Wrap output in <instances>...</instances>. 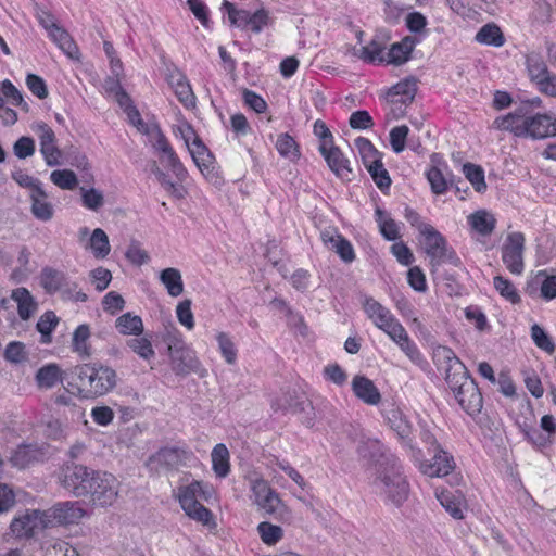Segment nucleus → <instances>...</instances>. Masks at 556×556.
I'll return each instance as SVG.
<instances>
[{"label": "nucleus", "instance_id": "f257e3e1", "mask_svg": "<svg viewBox=\"0 0 556 556\" xmlns=\"http://www.w3.org/2000/svg\"><path fill=\"white\" fill-rule=\"evenodd\" d=\"M433 362L445 371V381L460 407L470 416L481 412L482 394L469 371L453 350L445 345L433 349Z\"/></svg>", "mask_w": 556, "mask_h": 556}, {"label": "nucleus", "instance_id": "f03ea898", "mask_svg": "<svg viewBox=\"0 0 556 556\" xmlns=\"http://www.w3.org/2000/svg\"><path fill=\"white\" fill-rule=\"evenodd\" d=\"M62 483L77 497H89L94 506H111L118 496L119 482L108 472L90 470L83 465L67 466Z\"/></svg>", "mask_w": 556, "mask_h": 556}, {"label": "nucleus", "instance_id": "7ed1b4c3", "mask_svg": "<svg viewBox=\"0 0 556 556\" xmlns=\"http://www.w3.org/2000/svg\"><path fill=\"white\" fill-rule=\"evenodd\" d=\"M357 451L362 457L376 462V477L372 484L377 492L391 504L401 506L408 498L409 485L399 459L393 455L383 454L376 459V453L380 451L378 441L364 442Z\"/></svg>", "mask_w": 556, "mask_h": 556}, {"label": "nucleus", "instance_id": "20e7f679", "mask_svg": "<svg viewBox=\"0 0 556 556\" xmlns=\"http://www.w3.org/2000/svg\"><path fill=\"white\" fill-rule=\"evenodd\" d=\"M363 309L375 326L388 334L407 357L414 362L420 358L417 345L409 339L405 328L387 307L374 298L366 296L363 301Z\"/></svg>", "mask_w": 556, "mask_h": 556}, {"label": "nucleus", "instance_id": "39448f33", "mask_svg": "<svg viewBox=\"0 0 556 556\" xmlns=\"http://www.w3.org/2000/svg\"><path fill=\"white\" fill-rule=\"evenodd\" d=\"M78 390L85 399H96L110 393L117 386L116 371L100 362L76 367Z\"/></svg>", "mask_w": 556, "mask_h": 556}, {"label": "nucleus", "instance_id": "423d86ee", "mask_svg": "<svg viewBox=\"0 0 556 556\" xmlns=\"http://www.w3.org/2000/svg\"><path fill=\"white\" fill-rule=\"evenodd\" d=\"M175 497L189 518L203 525L210 523L212 513L200 503V500H207L208 494L200 481L193 480L188 484L179 485L175 491Z\"/></svg>", "mask_w": 556, "mask_h": 556}, {"label": "nucleus", "instance_id": "0eeeda50", "mask_svg": "<svg viewBox=\"0 0 556 556\" xmlns=\"http://www.w3.org/2000/svg\"><path fill=\"white\" fill-rule=\"evenodd\" d=\"M51 522V515L48 511L27 509L12 519L7 534L20 540L30 539L48 528Z\"/></svg>", "mask_w": 556, "mask_h": 556}, {"label": "nucleus", "instance_id": "6e6552de", "mask_svg": "<svg viewBox=\"0 0 556 556\" xmlns=\"http://www.w3.org/2000/svg\"><path fill=\"white\" fill-rule=\"evenodd\" d=\"M419 232L424 236V249L430 257L432 267L450 262L457 264L459 260L453 250L447 249L446 240L429 224H420Z\"/></svg>", "mask_w": 556, "mask_h": 556}, {"label": "nucleus", "instance_id": "1a4fd4ad", "mask_svg": "<svg viewBox=\"0 0 556 556\" xmlns=\"http://www.w3.org/2000/svg\"><path fill=\"white\" fill-rule=\"evenodd\" d=\"M169 358L173 371L178 376H187L191 372L204 376L205 370L195 352L186 346L181 340H176L168 345Z\"/></svg>", "mask_w": 556, "mask_h": 556}, {"label": "nucleus", "instance_id": "9d476101", "mask_svg": "<svg viewBox=\"0 0 556 556\" xmlns=\"http://www.w3.org/2000/svg\"><path fill=\"white\" fill-rule=\"evenodd\" d=\"M223 8L227 11L230 25L241 29H250L253 33H261L269 23L268 12L264 9L251 12L244 9H237L231 2L225 0Z\"/></svg>", "mask_w": 556, "mask_h": 556}, {"label": "nucleus", "instance_id": "9b49d317", "mask_svg": "<svg viewBox=\"0 0 556 556\" xmlns=\"http://www.w3.org/2000/svg\"><path fill=\"white\" fill-rule=\"evenodd\" d=\"M525 241L523 233L515 231L507 235L502 245V261L514 275H520L523 271Z\"/></svg>", "mask_w": 556, "mask_h": 556}, {"label": "nucleus", "instance_id": "f8f14e48", "mask_svg": "<svg viewBox=\"0 0 556 556\" xmlns=\"http://www.w3.org/2000/svg\"><path fill=\"white\" fill-rule=\"evenodd\" d=\"M31 130L37 135L40 143V152L48 166H58L61 164L62 152L56 146V137L52 128L38 122L31 125Z\"/></svg>", "mask_w": 556, "mask_h": 556}, {"label": "nucleus", "instance_id": "ddd939ff", "mask_svg": "<svg viewBox=\"0 0 556 556\" xmlns=\"http://www.w3.org/2000/svg\"><path fill=\"white\" fill-rule=\"evenodd\" d=\"M432 452V459L420 464L421 472L431 478L447 476L455 467L454 458L440 445H435V450Z\"/></svg>", "mask_w": 556, "mask_h": 556}, {"label": "nucleus", "instance_id": "4468645a", "mask_svg": "<svg viewBox=\"0 0 556 556\" xmlns=\"http://www.w3.org/2000/svg\"><path fill=\"white\" fill-rule=\"evenodd\" d=\"M529 112L518 105L514 112L498 116L493 122V128L505 130L517 137L526 136Z\"/></svg>", "mask_w": 556, "mask_h": 556}, {"label": "nucleus", "instance_id": "2eb2a0df", "mask_svg": "<svg viewBox=\"0 0 556 556\" xmlns=\"http://www.w3.org/2000/svg\"><path fill=\"white\" fill-rule=\"evenodd\" d=\"M319 151L325 157L329 168L340 178L350 179L352 173L346 160L340 149L333 146L332 141H324L319 146Z\"/></svg>", "mask_w": 556, "mask_h": 556}, {"label": "nucleus", "instance_id": "dca6fc26", "mask_svg": "<svg viewBox=\"0 0 556 556\" xmlns=\"http://www.w3.org/2000/svg\"><path fill=\"white\" fill-rule=\"evenodd\" d=\"M167 83L174 90L178 101L186 108L192 109L195 106V96L186 77V75L178 68L169 70L167 74Z\"/></svg>", "mask_w": 556, "mask_h": 556}, {"label": "nucleus", "instance_id": "f3484780", "mask_svg": "<svg viewBox=\"0 0 556 556\" xmlns=\"http://www.w3.org/2000/svg\"><path fill=\"white\" fill-rule=\"evenodd\" d=\"M551 136H556V119L547 114L529 115L525 137L543 139Z\"/></svg>", "mask_w": 556, "mask_h": 556}, {"label": "nucleus", "instance_id": "a211bd4d", "mask_svg": "<svg viewBox=\"0 0 556 556\" xmlns=\"http://www.w3.org/2000/svg\"><path fill=\"white\" fill-rule=\"evenodd\" d=\"M352 389L356 397L368 405H377L381 401L378 388L365 376H355L352 380Z\"/></svg>", "mask_w": 556, "mask_h": 556}, {"label": "nucleus", "instance_id": "6ab92c4d", "mask_svg": "<svg viewBox=\"0 0 556 556\" xmlns=\"http://www.w3.org/2000/svg\"><path fill=\"white\" fill-rule=\"evenodd\" d=\"M159 159L162 163H164L178 178V180L182 181L187 177V170L174 151L170 143L167 141L163 142L155 150Z\"/></svg>", "mask_w": 556, "mask_h": 556}, {"label": "nucleus", "instance_id": "aec40b11", "mask_svg": "<svg viewBox=\"0 0 556 556\" xmlns=\"http://www.w3.org/2000/svg\"><path fill=\"white\" fill-rule=\"evenodd\" d=\"M417 39L410 36L404 37L400 42L393 43L386 55L384 62L401 65L408 61Z\"/></svg>", "mask_w": 556, "mask_h": 556}, {"label": "nucleus", "instance_id": "412c9836", "mask_svg": "<svg viewBox=\"0 0 556 556\" xmlns=\"http://www.w3.org/2000/svg\"><path fill=\"white\" fill-rule=\"evenodd\" d=\"M386 420L389 427L399 435L400 439H408L412 433V425L404 413L395 406L386 409Z\"/></svg>", "mask_w": 556, "mask_h": 556}, {"label": "nucleus", "instance_id": "4be33fe9", "mask_svg": "<svg viewBox=\"0 0 556 556\" xmlns=\"http://www.w3.org/2000/svg\"><path fill=\"white\" fill-rule=\"evenodd\" d=\"M31 200L33 215L42 222H48L53 217V206L48 201V195L42 188H37L29 193Z\"/></svg>", "mask_w": 556, "mask_h": 556}, {"label": "nucleus", "instance_id": "5701e85b", "mask_svg": "<svg viewBox=\"0 0 556 556\" xmlns=\"http://www.w3.org/2000/svg\"><path fill=\"white\" fill-rule=\"evenodd\" d=\"M75 397L68 392H63L54 397V409L58 414L66 419L78 420L83 417L84 412L80 406L74 402Z\"/></svg>", "mask_w": 556, "mask_h": 556}, {"label": "nucleus", "instance_id": "b1692460", "mask_svg": "<svg viewBox=\"0 0 556 556\" xmlns=\"http://www.w3.org/2000/svg\"><path fill=\"white\" fill-rule=\"evenodd\" d=\"M470 227L481 236H490L496 226V218L486 210H478L468 216Z\"/></svg>", "mask_w": 556, "mask_h": 556}, {"label": "nucleus", "instance_id": "393cba45", "mask_svg": "<svg viewBox=\"0 0 556 556\" xmlns=\"http://www.w3.org/2000/svg\"><path fill=\"white\" fill-rule=\"evenodd\" d=\"M11 299L17 304L18 316L27 320L36 312L37 304L26 288H17L12 291Z\"/></svg>", "mask_w": 556, "mask_h": 556}, {"label": "nucleus", "instance_id": "a878e982", "mask_svg": "<svg viewBox=\"0 0 556 556\" xmlns=\"http://www.w3.org/2000/svg\"><path fill=\"white\" fill-rule=\"evenodd\" d=\"M525 65L528 78L532 84L551 72L543 55L535 51L526 54Z\"/></svg>", "mask_w": 556, "mask_h": 556}, {"label": "nucleus", "instance_id": "bb28decb", "mask_svg": "<svg viewBox=\"0 0 556 556\" xmlns=\"http://www.w3.org/2000/svg\"><path fill=\"white\" fill-rule=\"evenodd\" d=\"M84 515L85 510L78 503L65 502L53 508V517L58 519L60 523H75L81 519Z\"/></svg>", "mask_w": 556, "mask_h": 556}, {"label": "nucleus", "instance_id": "cd10ccee", "mask_svg": "<svg viewBox=\"0 0 556 556\" xmlns=\"http://www.w3.org/2000/svg\"><path fill=\"white\" fill-rule=\"evenodd\" d=\"M39 451L35 445L21 444L10 456V463L17 468H25L38 459Z\"/></svg>", "mask_w": 556, "mask_h": 556}, {"label": "nucleus", "instance_id": "c85d7f7f", "mask_svg": "<svg viewBox=\"0 0 556 556\" xmlns=\"http://www.w3.org/2000/svg\"><path fill=\"white\" fill-rule=\"evenodd\" d=\"M349 52L352 55L369 63H374L376 61L382 63L386 60V56L383 55V47L377 40H371L368 46L361 48H350Z\"/></svg>", "mask_w": 556, "mask_h": 556}, {"label": "nucleus", "instance_id": "c756f323", "mask_svg": "<svg viewBox=\"0 0 556 556\" xmlns=\"http://www.w3.org/2000/svg\"><path fill=\"white\" fill-rule=\"evenodd\" d=\"M475 39L477 42L486 46L502 47L505 43V37L501 28L494 23L483 25L476 34Z\"/></svg>", "mask_w": 556, "mask_h": 556}, {"label": "nucleus", "instance_id": "7c9ffc66", "mask_svg": "<svg viewBox=\"0 0 556 556\" xmlns=\"http://www.w3.org/2000/svg\"><path fill=\"white\" fill-rule=\"evenodd\" d=\"M256 506L258 509L263 510L265 515L280 519L289 513L287 506L282 503L276 491H273L270 495L267 494L256 504Z\"/></svg>", "mask_w": 556, "mask_h": 556}, {"label": "nucleus", "instance_id": "2f4dec72", "mask_svg": "<svg viewBox=\"0 0 556 556\" xmlns=\"http://www.w3.org/2000/svg\"><path fill=\"white\" fill-rule=\"evenodd\" d=\"M4 99L11 104L20 106L25 112L29 111L28 103L24 100L20 90L9 79L0 83V109H3Z\"/></svg>", "mask_w": 556, "mask_h": 556}, {"label": "nucleus", "instance_id": "473e14b6", "mask_svg": "<svg viewBox=\"0 0 556 556\" xmlns=\"http://www.w3.org/2000/svg\"><path fill=\"white\" fill-rule=\"evenodd\" d=\"M160 280L170 296H179L184 292L181 274L177 268L168 267L160 273Z\"/></svg>", "mask_w": 556, "mask_h": 556}, {"label": "nucleus", "instance_id": "72a5a7b5", "mask_svg": "<svg viewBox=\"0 0 556 556\" xmlns=\"http://www.w3.org/2000/svg\"><path fill=\"white\" fill-rule=\"evenodd\" d=\"M86 249H90L96 258H104L110 254L111 247L109 237L101 228L92 231Z\"/></svg>", "mask_w": 556, "mask_h": 556}, {"label": "nucleus", "instance_id": "f704fd0d", "mask_svg": "<svg viewBox=\"0 0 556 556\" xmlns=\"http://www.w3.org/2000/svg\"><path fill=\"white\" fill-rule=\"evenodd\" d=\"M188 150L201 173L204 174L205 170L210 169L214 157L201 139L197 140V142H191V146L188 147Z\"/></svg>", "mask_w": 556, "mask_h": 556}, {"label": "nucleus", "instance_id": "c9c22d12", "mask_svg": "<svg viewBox=\"0 0 556 556\" xmlns=\"http://www.w3.org/2000/svg\"><path fill=\"white\" fill-rule=\"evenodd\" d=\"M89 338H90V328L86 324L79 325L73 333V339H72L73 351L76 352L83 358H89L92 354L91 348L88 344Z\"/></svg>", "mask_w": 556, "mask_h": 556}, {"label": "nucleus", "instance_id": "e433bc0d", "mask_svg": "<svg viewBox=\"0 0 556 556\" xmlns=\"http://www.w3.org/2000/svg\"><path fill=\"white\" fill-rule=\"evenodd\" d=\"M115 327L121 334L139 336L143 331V323L141 317L125 313L115 321Z\"/></svg>", "mask_w": 556, "mask_h": 556}, {"label": "nucleus", "instance_id": "4c0bfd02", "mask_svg": "<svg viewBox=\"0 0 556 556\" xmlns=\"http://www.w3.org/2000/svg\"><path fill=\"white\" fill-rule=\"evenodd\" d=\"M213 470L219 478L229 473V452L225 444H216L211 454Z\"/></svg>", "mask_w": 556, "mask_h": 556}, {"label": "nucleus", "instance_id": "58836bf2", "mask_svg": "<svg viewBox=\"0 0 556 556\" xmlns=\"http://www.w3.org/2000/svg\"><path fill=\"white\" fill-rule=\"evenodd\" d=\"M49 36L70 58H77L78 48L70 34L64 28L56 25L49 33Z\"/></svg>", "mask_w": 556, "mask_h": 556}, {"label": "nucleus", "instance_id": "ea45409f", "mask_svg": "<svg viewBox=\"0 0 556 556\" xmlns=\"http://www.w3.org/2000/svg\"><path fill=\"white\" fill-rule=\"evenodd\" d=\"M40 388L50 389L62 382V372L56 364H49L41 367L36 375Z\"/></svg>", "mask_w": 556, "mask_h": 556}, {"label": "nucleus", "instance_id": "a19ab883", "mask_svg": "<svg viewBox=\"0 0 556 556\" xmlns=\"http://www.w3.org/2000/svg\"><path fill=\"white\" fill-rule=\"evenodd\" d=\"M417 91V84L415 79H405L397 83L390 90V94L400 97L399 99L392 100L393 102H400L402 104L410 103Z\"/></svg>", "mask_w": 556, "mask_h": 556}, {"label": "nucleus", "instance_id": "79ce46f5", "mask_svg": "<svg viewBox=\"0 0 556 556\" xmlns=\"http://www.w3.org/2000/svg\"><path fill=\"white\" fill-rule=\"evenodd\" d=\"M65 281L63 273L53 268H43L40 275V283L48 293L59 291Z\"/></svg>", "mask_w": 556, "mask_h": 556}, {"label": "nucleus", "instance_id": "37998d69", "mask_svg": "<svg viewBox=\"0 0 556 556\" xmlns=\"http://www.w3.org/2000/svg\"><path fill=\"white\" fill-rule=\"evenodd\" d=\"M257 532L262 542L268 546L276 545L283 536L282 528L268 521L260 522Z\"/></svg>", "mask_w": 556, "mask_h": 556}, {"label": "nucleus", "instance_id": "c03bdc74", "mask_svg": "<svg viewBox=\"0 0 556 556\" xmlns=\"http://www.w3.org/2000/svg\"><path fill=\"white\" fill-rule=\"evenodd\" d=\"M355 147L357 148L361 154L365 167L371 164H376V162L382 160V154L366 138H357L355 140Z\"/></svg>", "mask_w": 556, "mask_h": 556}, {"label": "nucleus", "instance_id": "a18cd8bd", "mask_svg": "<svg viewBox=\"0 0 556 556\" xmlns=\"http://www.w3.org/2000/svg\"><path fill=\"white\" fill-rule=\"evenodd\" d=\"M276 149L281 156L291 161H295L300 157L299 146L289 134H281L278 136Z\"/></svg>", "mask_w": 556, "mask_h": 556}, {"label": "nucleus", "instance_id": "49530a36", "mask_svg": "<svg viewBox=\"0 0 556 556\" xmlns=\"http://www.w3.org/2000/svg\"><path fill=\"white\" fill-rule=\"evenodd\" d=\"M150 459L166 467H176L182 462V451L174 447H164Z\"/></svg>", "mask_w": 556, "mask_h": 556}, {"label": "nucleus", "instance_id": "de8ad7c7", "mask_svg": "<svg viewBox=\"0 0 556 556\" xmlns=\"http://www.w3.org/2000/svg\"><path fill=\"white\" fill-rule=\"evenodd\" d=\"M216 341L225 362L229 365H233L237 361V349L230 334L219 331L216 334Z\"/></svg>", "mask_w": 556, "mask_h": 556}, {"label": "nucleus", "instance_id": "09e8293b", "mask_svg": "<svg viewBox=\"0 0 556 556\" xmlns=\"http://www.w3.org/2000/svg\"><path fill=\"white\" fill-rule=\"evenodd\" d=\"M466 178L471 182L476 191L482 192L486 189L484 172L481 166L466 163L463 166Z\"/></svg>", "mask_w": 556, "mask_h": 556}, {"label": "nucleus", "instance_id": "8fccbe9b", "mask_svg": "<svg viewBox=\"0 0 556 556\" xmlns=\"http://www.w3.org/2000/svg\"><path fill=\"white\" fill-rule=\"evenodd\" d=\"M50 179L55 186L64 190H73L78 182L75 173L70 169L53 170Z\"/></svg>", "mask_w": 556, "mask_h": 556}, {"label": "nucleus", "instance_id": "3c124183", "mask_svg": "<svg viewBox=\"0 0 556 556\" xmlns=\"http://www.w3.org/2000/svg\"><path fill=\"white\" fill-rule=\"evenodd\" d=\"M127 346L144 361H150L155 355L151 341L143 337L128 340Z\"/></svg>", "mask_w": 556, "mask_h": 556}, {"label": "nucleus", "instance_id": "603ef678", "mask_svg": "<svg viewBox=\"0 0 556 556\" xmlns=\"http://www.w3.org/2000/svg\"><path fill=\"white\" fill-rule=\"evenodd\" d=\"M493 285L496 291H498V293L509 302L515 304L520 301V296L515 286L508 279L502 276H496L494 277Z\"/></svg>", "mask_w": 556, "mask_h": 556}, {"label": "nucleus", "instance_id": "864d4df0", "mask_svg": "<svg viewBox=\"0 0 556 556\" xmlns=\"http://www.w3.org/2000/svg\"><path fill=\"white\" fill-rule=\"evenodd\" d=\"M366 168L380 190H384L390 187L391 178L383 166L382 160H379L376 164L368 165Z\"/></svg>", "mask_w": 556, "mask_h": 556}, {"label": "nucleus", "instance_id": "5fc2aeb1", "mask_svg": "<svg viewBox=\"0 0 556 556\" xmlns=\"http://www.w3.org/2000/svg\"><path fill=\"white\" fill-rule=\"evenodd\" d=\"M531 338L539 349L545 351L548 354H553L555 352V344L551 337L538 324H534L531 327Z\"/></svg>", "mask_w": 556, "mask_h": 556}, {"label": "nucleus", "instance_id": "6e6d98bb", "mask_svg": "<svg viewBox=\"0 0 556 556\" xmlns=\"http://www.w3.org/2000/svg\"><path fill=\"white\" fill-rule=\"evenodd\" d=\"M427 179L433 193L443 194L446 192L448 188V181L440 168L437 166L431 167L427 172Z\"/></svg>", "mask_w": 556, "mask_h": 556}, {"label": "nucleus", "instance_id": "4d7b16f0", "mask_svg": "<svg viewBox=\"0 0 556 556\" xmlns=\"http://www.w3.org/2000/svg\"><path fill=\"white\" fill-rule=\"evenodd\" d=\"M408 134L409 128L406 125L396 126L390 130V144L395 153L404 151Z\"/></svg>", "mask_w": 556, "mask_h": 556}, {"label": "nucleus", "instance_id": "13d9d810", "mask_svg": "<svg viewBox=\"0 0 556 556\" xmlns=\"http://www.w3.org/2000/svg\"><path fill=\"white\" fill-rule=\"evenodd\" d=\"M80 193L84 206L89 210L98 211L104 204L102 192L94 188L87 189L81 187Z\"/></svg>", "mask_w": 556, "mask_h": 556}, {"label": "nucleus", "instance_id": "bf43d9fd", "mask_svg": "<svg viewBox=\"0 0 556 556\" xmlns=\"http://www.w3.org/2000/svg\"><path fill=\"white\" fill-rule=\"evenodd\" d=\"M376 215L382 236L390 241L397 239L399 228L396 223L391 218H384V213L380 208L376 210Z\"/></svg>", "mask_w": 556, "mask_h": 556}, {"label": "nucleus", "instance_id": "052dcab7", "mask_svg": "<svg viewBox=\"0 0 556 556\" xmlns=\"http://www.w3.org/2000/svg\"><path fill=\"white\" fill-rule=\"evenodd\" d=\"M250 490L253 495V503L256 505L261 500H263L267 494H271L274 491L269 483L261 478V477H251L250 478Z\"/></svg>", "mask_w": 556, "mask_h": 556}, {"label": "nucleus", "instance_id": "680f3d73", "mask_svg": "<svg viewBox=\"0 0 556 556\" xmlns=\"http://www.w3.org/2000/svg\"><path fill=\"white\" fill-rule=\"evenodd\" d=\"M521 430L528 441L539 448L546 447L552 443V440L546 434H542L539 429L533 426L523 424Z\"/></svg>", "mask_w": 556, "mask_h": 556}, {"label": "nucleus", "instance_id": "e2e57ef3", "mask_svg": "<svg viewBox=\"0 0 556 556\" xmlns=\"http://www.w3.org/2000/svg\"><path fill=\"white\" fill-rule=\"evenodd\" d=\"M59 323L58 317L53 312H46L38 320L37 323V330L43 336L47 337V339L42 340V342H49L50 341V334L54 330Z\"/></svg>", "mask_w": 556, "mask_h": 556}, {"label": "nucleus", "instance_id": "0e129e2a", "mask_svg": "<svg viewBox=\"0 0 556 556\" xmlns=\"http://www.w3.org/2000/svg\"><path fill=\"white\" fill-rule=\"evenodd\" d=\"M441 505L451 514V516L455 519L463 518L462 505L460 502L455 501L452 494L447 491H442L437 495Z\"/></svg>", "mask_w": 556, "mask_h": 556}, {"label": "nucleus", "instance_id": "69168bd1", "mask_svg": "<svg viewBox=\"0 0 556 556\" xmlns=\"http://www.w3.org/2000/svg\"><path fill=\"white\" fill-rule=\"evenodd\" d=\"M13 152L20 160L33 156L35 153V140L27 136L21 137L14 143Z\"/></svg>", "mask_w": 556, "mask_h": 556}, {"label": "nucleus", "instance_id": "338daca9", "mask_svg": "<svg viewBox=\"0 0 556 556\" xmlns=\"http://www.w3.org/2000/svg\"><path fill=\"white\" fill-rule=\"evenodd\" d=\"M539 92L551 98H556V74L549 72L533 83Z\"/></svg>", "mask_w": 556, "mask_h": 556}, {"label": "nucleus", "instance_id": "774afa93", "mask_svg": "<svg viewBox=\"0 0 556 556\" xmlns=\"http://www.w3.org/2000/svg\"><path fill=\"white\" fill-rule=\"evenodd\" d=\"M176 314L179 323L188 329H193L194 319L191 311V301L186 299L176 307Z\"/></svg>", "mask_w": 556, "mask_h": 556}]
</instances>
